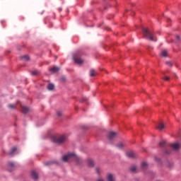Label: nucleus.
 <instances>
[{
	"instance_id": "1",
	"label": "nucleus",
	"mask_w": 181,
	"mask_h": 181,
	"mask_svg": "<svg viewBox=\"0 0 181 181\" xmlns=\"http://www.w3.org/2000/svg\"><path fill=\"white\" fill-rule=\"evenodd\" d=\"M62 160L64 162H68V160H74L76 162L77 165H81L83 163V160L81 158L77 156L74 153H69L62 157Z\"/></svg>"
},
{
	"instance_id": "2",
	"label": "nucleus",
	"mask_w": 181,
	"mask_h": 181,
	"mask_svg": "<svg viewBox=\"0 0 181 181\" xmlns=\"http://www.w3.org/2000/svg\"><path fill=\"white\" fill-rule=\"evenodd\" d=\"M142 32L146 39H148L149 40H151V41L155 40V34L149 31L148 28H143Z\"/></svg>"
},
{
	"instance_id": "3",
	"label": "nucleus",
	"mask_w": 181,
	"mask_h": 181,
	"mask_svg": "<svg viewBox=\"0 0 181 181\" xmlns=\"http://www.w3.org/2000/svg\"><path fill=\"white\" fill-rule=\"evenodd\" d=\"M66 140H67V136H66V135L64 134L59 136H52V141L55 144H63L66 142Z\"/></svg>"
},
{
	"instance_id": "4",
	"label": "nucleus",
	"mask_w": 181,
	"mask_h": 181,
	"mask_svg": "<svg viewBox=\"0 0 181 181\" xmlns=\"http://www.w3.org/2000/svg\"><path fill=\"white\" fill-rule=\"evenodd\" d=\"M81 56H83V52H76L74 54V62H75L76 64H83L84 63V60L81 59Z\"/></svg>"
},
{
	"instance_id": "5",
	"label": "nucleus",
	"mask_w": 181,
	"mask_h": 181,
	"mask_svg": "<svg viewBox=\"0 0 181 181\" xmlns=\"http://www.w3.org/2000/svg\"><path fill=\"white\" fill-rule=\"evenodd\" d=\"M117 138V132H110L108 135V140L111 142V141H114Z\"/></svg>"
},
{
	"instance_id": "6",
	"label": "nucleus",
	"mask_w": 181,
	"mask_h": 181,
	"mask_svg": "<svg viewBox=\"0 0 181 181\" xmlns=\"http://www.w3.org/2000/svg\"><path fill=\"white\" fill-rule=\"evenodd\" d=\"M170 148H172L173 151H179L181 148V145L180 143H173L170 144Z\"/></svg>"
},
{
	"instance_id": "7",
	"label": "nucleus",
	"mask_w": 181,
	"mask_h": 181,
	"mask_svg": "<svg viewBox=\"0 0 181 181\" xmlns=\"http://www.w3.org/2000/svg\"><path fill=\"white\" fill-rule=\"evenodd\" d=\"M31 177H33V179H34V180H37V179H39V175L35 173V171H32L31 172Z\"/></svg>"
},
{
	"instance_id": "8",
	"label": "nucleus",
	"mask_w": 181,
	"mask_h": 181,
	"mask_svg": "<svg viewBox=\"0 0 181 181\" xmlns=\"http://www.w3.org/2000/svg\"><path fill=\"white\" fill-rule=\"evenodd\" d=\"M127 156L128 158H135V156H136V153H135L134 151H128L127 153Z\"/></svg>"
},
{
	"instance_id": "9",
	"label": "nucleus",
	"mask_w": 181,
	"mask_h": 181,
	"mask_svg": "<svg viewBox=\"0 0 181 181\" xmlns=\"http://www.w3.org/2000/svg\"><path fill=\"white\" fill-rule=\"evenodd\" d=\"M20 59L21 60H23L24 62H29L30 58L29 57L28 55H23V56L21 57Z\"/></svg>"
},
{
	"instance_id": "10",
	"label": "nucleus",
	"mask_w": 181,
	"mask_h": 181,
	"mask_svg": "<svg viewBox=\"0 0 181 181\" xmlns=\"http://www.w3.org/2000/svg\"><path fill=\"white\" fill-rule=\"evenodd\" d=\"M22 112L23 114H28L29 112V107L26 106H23L22 107Z\"/></svg>"
},
{
	"instance_id": "11",
	"label": "nucleus",
	"mask_w": 181,
	"mask_h": 181,
	"mask_svg": "<svg viewBox=\"0 0 181 181\" xmlns=\"http://www.w3.org/2000/svg\"><path fill=\"white\" fill-rule=\"evenodd\" d=\"M117 148H118L119 149H122V148H124V146H125V143L124 142H119L117 145H116Z\"/></svg>"
},
{
	"instance_id": "12",
	"label": "nucleus",
	"mask_w": 181,
	"mask_h": 181,
	"mask_svg": "<svg viewBox=\"0 0 181 181\" xmlns=\"http://www.w3.org/2000/svg\"><path fill=\"white\" fill-rule=\"evenodd\" d=\"M141 168L143 170H146V169H148V163L143 162L141 165Z\"/></svg>"
},
{
	"instance_id": "13",
	"label": "nucleus",
	"mask_w": 181,
	"mask_h": 181,
	"mask_svg": "<svg viewBox=\"0 0 181 181\" xmlns=\"http://www.w3.org/2000/svg\"><path fill=\"white\" fill-rule=\"evenodd\" d=\"M49 70L52 73H57V71H59V70H60V68H59L57 66H54V67L51 68Z\"/></svg>"
},
{
	"instance_id": "14",
	"label": "nucleus",
	"mask_w": 181,
	"mask_h": 181,
	"mask_svg": "<svg viewBox=\"0 0 181 181\" xmlns=\"http://www.w3.org/2000/svg\"><path fill=\"white\" fill-rule=\"evenodd\" d=\"M88 165L89 168H93L94 166V161L91 159H88L87 160Z\"/></svg>"
},
{
	"instance_id": "15",
	"label": "nucleus",
	"mask_w": 181,
	"mask_h": 181,
	"mask_svg": "<svg viewBox=\"0 0 181 181\" xmlns=\"http://www.w3.org/2000/svg\"><path fill=\"white\" fill-rule=\"evenodd\" d=\"M8 168H11L9 172H12L15 169V164L12 162L8 163Z\"/></svg>"
},
{
	"instance_id": "16",
	"label": "nucleus",
	"mask_w": 181,
	"mask_h": 181,
	"mask_svg": "<svg viewBox=\"0 0 181 181\" xmlns=\"http://www.w3.org/2000/svg\"><path fill=\"white\" fill-rule=\"evenodd\" d=\"M47 90H49V91H52L53 90H54V85L53 83H49L47 86Z\"/></svg>"
},
{
	"instance_id": "17",
	"label": "nucleus",
	"mask_w": 181,
	"mask_h": 181,
	"mask_svg": "<svg viewBox=\"0 0 181 181\" xmlns=\"http://www.w3.org/2000/svg\"><path fill=\"white\" fill-rule=\"evenodd\" d=\"M158 129H159V131H162V129H163V128H165V124H163V122H160L158 124Z\"/></svg>"
},
{
	"instance_id": "18",
	"label": "nucleus",
	"mask_w": 181,
	"mask_h": 181,
	"mask_svg": "<svg viewBox=\"0 0 181 181\" xmlns=\"http://www.w3.org/2000/svg\"><path fill=\"white\" fill-rule=\"evenodd\" d=\"M159 146L160 148H165V146H166V141L163 140L159 143Z\"/></svg>"
},
{
	"instance_id": "19",
	"label": "nucleus",
	"mask_w": 181,
	"mask_h": 181,
	"mask_svg": "<svg viewBox=\"0 0 181 181\" xmlns=\"http://www.w3.org/2000/svg\"><path fill=\"white\" fill-rule=\"evenodd\" d=\"M162 57H168V52L166 50H163L160 54Z\"/></svg>"
},
{
	"instance_id": "20",
	"label": "nucleus",
	"mask_w": 181,
	"mask_h": 181,
	"mask_svg": "<svg viewBox=\"0 0 181 181\" xmlns=\"http://www.w3.org/2000/svg\"><path fill=\"white\" fill-rule=\"evenodd\" d=\"M96 74H97V72L95 71V70L91 69L90 71V77H94V76H96Z\"/></svg>"
},
{
	"instance_id": "21",
	"label": "nucleus",
	"mask_w": 181,
	"mask_h": 181,
	"mask_svg": "<svg viewBox=\"0 0 181 181\" xmlns=\"http://www.w3.org/2000/svg\"><path fill=\"white\" fill-rule=\"evenodd\" d=\"M130 171L132 172V173H135V172H136V165H132L130 167Z\"/></svg>"
},
{
	"instance_id": "22",
	"label": "nucleus",
	"mask_w": 181,
	"mask_h": 181,
	"mask_svg": "<svg viewBox=\"0 0 181 181\" xmlns=\"http://www.w3.org/2000/svg\"><path fill=\"white\" fill-rule=\"evenodd\" d=\"M107 181H115L114 180V177L112 175V174H109L107 177Z\"/></svg>"
},
{
	"instance_id": "23",
	"label": "nucleus",
	"mask_w": 181,
	"mask_h": 181,
	"mask_svg": "<svg viewBox=\"0 0 181 181\" xmlns=\"http://www.w3.org/2000/svg\"><path fill=\"white\" fill-rule=\"evenodd\" d=\"M16 147H13L8 153V155L12 156L13 153H15V152H16Z\"/></svg>"
},
{
	"instance_id": "24",
	"label": "nucleus",
	"mask_w": 181,
	"mask_h": 181,
	"mask_svg": "<svg viewBox=\"0 0 181 181\" xmlns=\"http://www.w3.org/2000/svg\"><path fill=\"white\" fill-rule=\"evenodd\" d=\"M53 163H56V162H54V161H47V162L44 163V165L45 166H50V165H53Z\"/></svg>"
},
{
	"instance_id": "25",
	"label": "nucleus",
	"mask_w": 181,
	"mask_h": 181,
	"mask_svg": "<svg viewBox=\"0 0 181 181\" xmlns=\"http://www.w3.org/2000/svg\"><path fill=\"white\" fill-rule=\"evenodd\" d=\"M32 76H37L39 74V71H34L31 72Z\"/></svg>"
},
{
	"instance_id": "26",
	"label": "nucleus",
	"mask_w": 181,
	"mask_h": 181,
	"mask_svg": "<svg viewBox=\"0 0 181 181\" xmlns=\"http://www.w3.org/2000/svg\"><path fill=\"white\" fill-rule=\"evenodd\" d=\"M49 19V16H47V17L45 18L44 22H45V25L47 24V22H48Z\"/></svg>"
},
{
	"instance_id": "27",
	"label": "nucleus",
	"mask_w": 181,
	"mask_h": 181,
	"mask_svg": "<svg viewBox=\"0 0 181 181\" xmlns=\"http://www.w3.org/2000/svg\"><path fill=\"white\" fill-rule=\"evenodd\" d=\"M167 166H168V168H172V166H173V163H170V162H168V163H167Z\"/></svg>"
},
{
	"instance_id": "28",
	"label": "nucleus",
	"mask_w": 181,
	"mask_h": 181,
	"mask_svg": "<svg viewBox=\"0 0 181 181\" xmlns=\"http://www.w3.org/2000/svg\"><path fill=\"white\" fill-rule=\"evenodd\" d=\"M57 115L58 117H62V112H61V111H57Z\"/></svg>"
},
{
	"instance_id": "29",
	"label": "nucleus",
	"mask_w": 181,
	"mask_h": 181,
	"mask_svg": "<svg viewBox=\"0 0 181 181\" xmlns=\"http://www.w3.org/2000/svg\"><path fill=\"white\" fill-rule=\"evenodd\" d=\"M164 153H165V155H168V153H170V150H165Z\"/></svg>"
},
{
	"instance_id": "30",
	"label": "nucleus",
	"mask_w": 181,
	"mask_h": 181,
	"mask_svg": "<svg viewBox=\"0 0 181 181\" xmlns=\"http://www.w3.org/2000/svg\"><path fill=\"white\" fill-rule=\"evenodd\" d=\"M15 107H16L15 105H8V107L11 108V110H13V108H15Z\"/></svg>"
},
{
	"instance_id": "31",
	"label": "nucleus",
	"mask_w": 181,
	"mask_h": 181,
	"mask_svg": "<svg viewBox=\"0 0 181 181\" xmlns=\"http://www.w3.org/2000/svg\"><path fill=\"white\" fill-rule=\"evenodd\" d=\"M163 79L165 80V81H169V80H170V78H169L168 76H165V77L163 78Z\"/></svg>"
},
{
	"instance_id": "32",
	"label": "nucleus",
	"mask_w": 181,
	"mask_h": 181,
	"mask_svg": "<svg viewBox=\"0 0 181 181\" xmlns=\"http://www.w3.org/2000/svg\"><path fill=\"white\" fill-rule=\"evenodd\" d=\"M86 101H87V98H83L81 100L82 103H86Z\"/></svg>"
},
{
	"instance_id": "33",
	"label": "nucleus",
	"mask_w": 181,
	"mask_h": 181,
	"mask_svg": "<svg viewBox=\"0 0 181 181\" xmlns=\"http://www.w3.org/2000/svg\"><path fill=\"white\" fill-rule=\"evenodd\" d=\"M96 170V173H98V175H100V168H95Z\"/></svg>"
},
{
	"instance_id": "34",
	"label": "nucleus",
	"mask_w": 181,
	"mask_h": 181,
	"mask_svg": "<svg viewBox=\"0 0 181 181\" xmlns=\"http://www.w3.org/2000/svg\"><path fill=\"white\" fill-rule=\"evenodd\" d=\"M165 64H168V66H169L170 67H172V64L170 62H167Z\"/></svg>"
},
{
	"instance_id": "35",
	"label": "nucleus",
	"mask_w": 181,
	"mask_h": 181,
	"mask_svg": "<svg viewBox=\"0 0 181 181\" xmlns=\"http://www.w3.org/2000/svg\"><path fill=\"white\" fill-rule=\"evenodd\" d=\"M97 181H105V180H104V179H103V178H99L97 180Z\"/></svg>"
},
{
	"instance_id": "36",
	"label": "nucleus",
	"mask_w": 181,
	"mask_h": 181,
	"mask_svg": "<svg viewBox=\"0 0 181 181\" xmlns=\"http://www.w3.org/2000/svg\"><path fill=\"white\" fill-rule=\"evenodd\" d=\"M176 38H177V40H180V37L179 35H177Z\"/></svg>"
},
{
	"instance_id": "37",
	"label": "nucleus",
	"mask_w": 181,
	"mask_h": 181,
	"mask_svg": "<svg viewBox=\"0 0 181 181\" xmlns=\"http://www.w3.org/2000/svg\"><path fill=\"white\" fill-rule=\"evenodd\" d=\"M62 81H66V78L62 77Z\"/></svg>"
}]
</instances>
